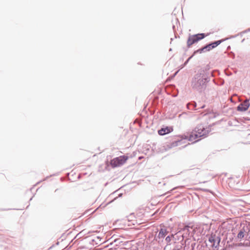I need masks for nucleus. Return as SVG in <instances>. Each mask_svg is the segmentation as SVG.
Masks as SVG:
<instances>
[{
	"instance_id": "1",
	"label": "nucleus",
	"mask_w": 250,
	"mask_h": 250,
	"mask_svg": "<svg viewBox=\"0 0 250 250\" xmlns=\"http://www.w3.org/2000/svg\"><path fill=\"white\" fill-rule=\"evenodd\" d=\"M208 132L209 130L208 128L204 127L202 125H199L190 133L189 136H187V138L189 141L195 142L200 137L207 135Z\"/></svg>"
},
{
	"instance_id": "2",
	"label": "nucleus",
	"mask_w": 250,
	"mask_h": 250,
	"mask_svg": "<svg viewBox=\"0 0 250 250\" xmlns=\"http://www.w3.org/2000/svg\"><path fill=\"white\" fill-rule=\"evenodd\" d=\"M128 159V157L127 156H120L112 159L110 161V165L113 168L120 167L125 164Z\"/></svg>"
},
{
	"instance_id": "3",
	"label": "nucleus",
	"mask_w": 250,
	"mask_h": 250,
	"mask_svg": "<svg viewBox=\"0 0 250 250\" xmlns=\"http://www.w3.org/2000/svg\"><path fill=\"white\" fill-rule=\"evenodd\" d=\"M205 37V35L203 33L197 34L196 35L189 36L187 41L188 46L190 47L193 43L198 42L200 40L204 39Z\"/></svg>"
},
{
	"instance_id": "4",
	"label": "nucleus",
	"mask_w": 250,
	"mask_h": 250,
	"mask_svg": "<svg viewBox=\"0 0 250 250\" xmlns=\"http://www.w3.org/2000/svg\"><path fill=\"white\" fill-rule=\"evenodd\" d=\"M221 42V41H216L213 43H210L208 45H207L206 46H204L201 49H198L196 52H194L195 53L196 52H199L200 53H202L203 51H204L205 50L206 51H209L211 49L216 47L217 46H218L219 44H220Z\"/></svg>"
},
{
	"instance_id": "5",
	"label": "nucleus",
	"mask_w": 250,
	"mask_h": 250,
	"mask_svg": "<svg viewBox=\"0 0 250 250\" xmlns=\"http://www.w3.org/2000/svg\"><path fill=\"white\" fill-rule=\"evenodd\" d=\"M250 106L249 100H245L243 103L239 104L237 107V110L240 111L247 110Z\"/></svg>"
},
{
	"instance_id": "6",
	"label": "nucleus",
	"mask_w": 250,
	"mask_h": 250,
	"mask_svg": "<svg viewBox=\"0 0 250 250\" xmlns=\"http://www.w3.org/2000/svg\"><path fill=\"white\" fill-rule=\"evenodd\" d=\"M208 241L210 243V246L211 247L215 248L217 247L219 242L218 238L215 237V235H211L209 237Z\"/></svg>"
},
{
	"instance_id": "7",
	"label": "nucleus",
	"mask_w": 250,
	"mask_h": 250,
	"mask_svg": "<svg viewBox=\"0 0 250 250\" xmlns=\"http://www.w3.org/2000/svg\"><path fill=\"white\" fill-rule=\"evenodd\" d=\"M168 231L166 229L162 228L160 229L158 235L157 237V239H158V241H163L164 237L167 235Z\"/></svg>"
},
{
	"instance_id": "8",
	"label": "nucleus",
	"mask_w": 250,
	"mask_h": 250,
	"mask_svg": "<svg viewBox=\"0 0 250 250\" xmlns=\"http://www.w3.org/2000/svg\"><path fill=\"white\" fill-rule=\"evenodd\" d=\"M172 131L173 128L172 127L167 126L165 128H162L159 130L158 132L160 135H164L172 132Z\"/></svg>"
},
{
	"instance_id": "9",
	"label": "nucleus",
	"mask_w": 250,
	"mask_h": 250,
	"mask_svg": "<svg viewBox=\"0 0 250 250\" xmlns=\"http://www.w3.org/2000/svg\"><path fill=\"white\" fill-rule=\"evenodd\" d=\"M180 143V141H179V140L174 141V142H173L171 143V144L170 145V147H174V146H177Z\"/></svg>"
},
{
	"instance_id": "10",
	"label": "nucleus",
	"mask_w": 250,
	"mask_h": 250,
	"mask_svg": "<svg viewBox=\"0 0 250 250\" xmlns=\"http://www.w3.org/2000/svg\"><path fill=\"white\" fill-rule=\"evenodd\" d=\"M244 235H245L244 232L243 231H240L238 233L237 237H238V238L242 239V238H244Z\"/></svg>"
},
{
	"instance_id": "11",
	"label": "nucleus",
	"mask_w": 250,
	"mask_h": 250,
	"mask_svg": "<svg viewBox=\"0 0 250 250\" xmlns=\"http://www.w3.org/2000/svg\"><path fill=\"white\" fill-rule=\"evenodd\" d=\"M174 237L173 235H171V236H168L166 238V241L167 243H169L171 240L172 238Z\"/></svg>"
},
{
	"instance_id": "12",
	"label": "nucleus",
	"mask_w": 250,
	"mask_h": 250,
	"mask_svg": "<svg viewBox=\"0 0 250 250\" xmlns=\"http://www.w3.org/2000/svg\"><path fill=\"white\" fill-rule=\"evenodd\" d=\"M142 223H143V222L141 220H139L138 221L137 220H135V222L133 223V225H140V224H141Z\"/></svg>"
}]
</instances>
